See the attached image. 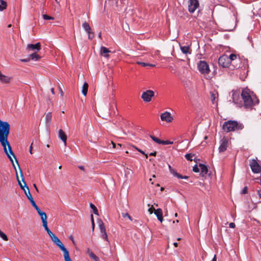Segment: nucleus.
<instances>
[{
    "label": "nucleus",
    "instance_id": "obj_1",
    "mask_svg": "<svg viewBox=\"0 0 261 261\" xmlns=\"http://www.w3.org/2000/svg\"><path fill=\"white\" fill-rule=\"evenodd\" d=\"M10 125L7 121H3L0 123V143L3 147H5V145H7L10 153L13 155L15 159L17 164L18 163L16 158L13 153L12 148L9 142L8 141V137L10 134Z\"/></svg>",
    "mask_w": 261,
    "mask_h": 261
},
{
    "label": "nucleus",
    "instance_id": "obj_2",
    "mask_svg": "<svg viewBox=\"0 0 261 261\" xmlns=\"http://www.w3.org/2000/svg\"><path fill=\"white\" fill-rule=\"evenodd\" d=\"M241 97L243 100L244 106L246 108H251L258 103V99L256 96L247 88L242 90Z\"/></svg>",
    "mask_w": 261,
    "mask_h": 261
},
{
    "label": "nucleus",
    "instance_id": "obj_3",
    "mask_svg": "<svg viewBox=\"0 0 261 261\" xmlns=\"http://www.w3.org/2000/svg\"><path fill=\"white\" fill-rule=\"evenodd\" d=\"M243 128V125L241 123H238L236 121H227L225 122L223 125V129L226 132H230L241 130Z\"/></svg>",
    "mask_w": 261,
    "mask_h": 261
},
{
    "label": "nucleus",
    "instance_id": "obj_4",
    "mask_svg": "<svg viewBox=\"0 0 261 261\" xmlns=\"http://www.w3.org/2000/svg\"><path fill=\"white\" fill-rule=\"evenodd\" d=\"M50 238L52 241L63 252L65 261H72L69 256L68 251L65 247L60 240L55 234Z\"/></svg>",
    "mask_w": 261,
    "mask_h": 261
},
{
    "label": "nucleus",
    "instance_id": "obj_5",
    "mask_svg": "<svg viewBox=\"0 0 261 261\" xmlns=\"http://www.w3.org/2000/svg\"><path fill=\"white\" fill-rule=\"evenodd\" d=\"M50 238L52 241L63 252L65 261H72L69 256L68 251L65 247L60 240L55 234Z\"/></svg>",
    "mask_w": 261,
    "mask_h": 261
},
{
    "label": "nucleus",
    "instance_id": "obj_6",
    "mask_svg": "<svg viewBox=\"0 0 261 261\" xmlns=\"http://www.w3.org/2000/svg\"><path fill=\"white\" fill-rule=\"evenodd\" d=\"M199 72L203 74H206L210 71L208 64L204 61H200L197 65Z\"/></svg>",
    "mask_w": 261,
    "mask_h": 261
},
{
    "label": "nucleus",
    "instance_id": "obj_7",
    "mask_svg": "<svg viewBox=\"0 0 261 261\" xmlns=\"http://www.w3.org/2000/svg\"><path fill=\"white\" fill-rule=\"evenodd\" d=\"M231 93L232 102L234 104L238 105V106L241 107L242 106V101L240 96V92L238 91H232Z\"/></svg>",
    "mask_w": 261,
    "mask_h": 261
},
{
    "label": "nucleus",
    "instance_id": "obj_8",
    "mask_svg": "<svg viewBox=\"0 0 261 261\" xmlns=\"http://www.w3.org/2000/svg\"><path fill=\"white\" fill-rule=\"evenodd\" d=\"M199 6V3L198 0H189L188 1V10L191 13H194Z\"/></svg>",
    "mask_w": 261,
    "mask_h": 261
},
{
    "label": "nucleus",
    "instance_id": "obj_9",
    "mask_svg": "<svg viewBox=\"0 0 261 261\" xmlns=\"http://www.w3.org/2000/svg\"><path fill=\"white\" fill-rule=\"evenodd\" d=\"M250 166L253 173H258L261 172V167L256 160H252L250 162Z\"/></svg>",
    "mask_w": 261,
    "mask_h": 261
},
{
    "label": "nucleus",
    "instance_id": "obj_10",
    "mask_svg": "<svg viewBox=\"0 0 261 261\" xmlns=\"http://www.w3.org/2000/svg\"><path fill=\"white\" fill-rule=\"evenodd\" d=\"M154 94L153 91L148 90L142 93L141 98L144 101L149 102L151 100L152 97L154 96Z\"/></svg>",
    "mask_w": 261,
    "mask_h": 261
},
{
    "label": "nucleus",
    "instance_id": "obj_11",
    "mask_svg": "<svg viewBox=\"0 0 261 261\" xmlns=\"http://www.w3.org/2000/svg\"><path fill=\"white\" fill-rule=\"evenodd\" d=\"M219 65L223 68L228 67L229 66V59L226 55L220 57L218 60Z\"/></svg>",
    "mask_w": 261,
    "mask_h": 261
},
{
    "label": "nucleus",
    "instance_id": "obj_12",
    "mask_svg": "<svg viewBox=\"0 0 261 261\" xmlns=\"http://www.w3.org/2000/svg\"><path fill=\"white\" fill-rule=\"evenodd\" d=\"M220 146L219 147V152H224L227 148L228 145V139L225 137L221 139L220 141Z\"/></svg>",
    "mask_w": 261,
    "mask_h": 261
},
{
    "label": "nucleus",
    "instance_id": "obj_13",
    "mask_svg": "<svg viewBox=\"0 0 261 261\" xmlns=\"http://www.w3.org/2000/svg\"><path fill=\"white\" fill-rule=\"evenodd\" d=\"M161 119L163 121L170 123L173 121V118L172 117L171 113L166 111L161 114Z\"/></svg>",
    "mask_w": 261,
    "mask_h": 261
},
{
    "label": "nucleus",
    "instance_id": "obj_14",
    "mask_svg": "<svg viewBox=\"0 0 261 261\" xmlns=\"http://www.w3.org/2000/svg\"><path fill=\"white\" fill-rule=\"evenodd\" d=\"M211 100L213 105H217V101L218 99V93L216 91H211L210 92Z\"/></svg>",
    "mask_w": 261,
    "mask_h": 261
},
{
    "label": "nucleus",
    "instance_id": "obj_15",
    "mask_svg": "<svg viewBox=\"0 0 261 261\" xmlns=\"http://www.w3.org/2000/svg\"><path fill=\"white\" fill-rule=\"evenodd\" d=\"M27 48L30 50H39L41 49V44L39 42L35 44H29L27 45Z\"/></svg>",
    "mask_w": 261,
    "mask_h": 261
},
{
    "label": "nucleus",
    "instance_id": "obj_16",
    "mask_svg": "<svg viewBox=\"0 0 261 261\" xmlns=\"http://www.w3.org/2000/svg\"><path fill=\"white\" fill-rule=\"evenodd\" d=\"M111 51L106 47L102 46L100 48V54L101 55L103 56L104 57L108 58L109 57V53H110Z\"/></svg>",
    "mask_w": 261,
    "mask_h": 261
},
{
    "label": "nucleus",
    "instance_id": "obj_17",
    "mask_svg": "<svg viewBox=\"0 0 261 261\" xmlns=\"http://www.w3.org/2000/svg\"><path fill=\"white\" fill-rule=\"evenodd\" d=\"M19 170H20V175H21V176L22 177V181H23L24 182V185L23 186L22 184L21 183L19 179V177L18 176V175H17V172H16V178H17V180L18 181V184L19 185V186L20 187L21 189H22L23 190H24L25 189V187L26 188L27 185H26V184L25 182L24 181V179L23 178V174H22V172L21 170V169L19 167Z\"/></svg>",
    "mask_w": 261,
    "mask_h": 261
},
{
    "label": "nucleus",
    "instance_id": "obj_18",
    "mask_svg": "<svg viewBox=\"0 0 261 261\" xmlns=\"http://www.w3.org/2000/svg\"><path fill=\"white\" fill-rule=\"evenodd\" d=\"M58 136L59 138L64 142V145H66L67 136L62 129H60L59 130Z\"/></svg>",
    "mask_w": 261,
    "mask_h": 261
},
{
    "label": "nucleus",
    "instance_id": "obj_19",
    "mask_svg": "<svg viewBox=\"0 0 261 261\" xmlns=\"http://www.w3.org/2000/svg\"><path fill=\"white\" fill-rule=\"evenodd\" d=\"M199 166L200 167V171H201L200 174L202 176L204 177L207 173V172H208L207 167L205 165H204L202 164H199Z\"/></svg>",
    "mask_w": 261,
    "mask_h": 261
},
{
    "label": "nucleus",
    "instance_id": "obj_20",
    "mask_svg": "<svg viewBox=\"0 0 261 261\" xmlns=\"http://www.w3.org/2000/svg\"><path fill=\"white\" fill-rule=\"evenodd\" d=\"M10 80H11L10 77H8L7 76L3 75L0 71V81L1 82H3L5 83H8L10 82Z\"/></svg>",
    "mask_w": 261,
    "mask_h": 261
},
{
    "label": "nucleus",
    "instance_id": "obj_21",
    "mask_svg": "<svg viewBox=\"0 0 261 261\" xmlns=\"http://www.w3.org/2000/svg\"><path fill=\"white\" fill-rule=\"evenodd\" d=\"M180 48L182 53L184 54H191L190 51V47L189 45H180Z\"/></svg>",
    "mask_w": 261,
    "mask_h": 261
},
{
    "label": "nucleus",
    "instance_id": "obj_22",
    "mask_svg": "<svg viewBox=\"0 0 261 261\" xmlns=\"http://www.w3.org/2000/svg\"><path fill=\"white\" fill-rule=\"evenodd\" d=\"M52 115L51 113H48L45 115V121L48 126H49L51 121Z\"/></svg>",
    "mask_w": 261,
    "mask_h": 261
},
{
    "label": "nucleus",
    "instance_id": "obj_23",
    "mask_svg": "<svg viewBox=\"0 0 261 261\" xmlns=\"http://www.w3.org/2000/svg\"><path fill=\"white\" fill-rule=\"evenodd\" d=\"M39 215L40 216L41 219L42 221V224H44V223H46L47 222V216L45 212H41L39 213Z\"/></svg>",
    "mask_w": 261,
    "mask_h": 261
},
{
    "label": "nucleus",
    "instance_id": "obj_24",
    "mask_svg": "<svg viewBox=\"0 0 261 261\" xmlns=\"http://www.w3.org/2000/svg\"><path fill=\"white\" fill-rule=\"evenodd\" d=\"M88 89V84L87 83H85L82 87V92L84 96H86Z\"/></svg>",
    "mask_w": 261,
    "mask_h": 261
},
{
    "label": "nucleus",
    "instance_id": "obj_25",
    "mask_svg": "<svg viewBox=\"0 0 261 261\" xmlns=\"http://www.w3.org/2000/svg\"><path fill=\"white\" fill-rule=\"evenodd\" d=\"M43 226L45 230L47 231V233L48 234V235L49 236V237L50 238L55 234L48 228V227L47 226V222L44 223V224H43Z\"/></svg>",
    "mask_w": 261,
    "mask_h": 261
},
{
    "label": "nucleus",
    "instance_id": "obj_26",
    "mask_svg": "<svg viewBox=\"0 0 261 261\" xmlns=\"http://www.w3.org/2000/svg\"><path fill=\"white\" fill-rule=\"evenodd\" d=\"M30 60L31 59L32 60L34 61H37L39 59H40V57L38 54H37L36 53H33L29 56Z\"/></svg>",
    "mask_w": 261,
    "mask_h": 261
},
{
    "label": "nucleus",
    "instance_id": "obj_27",
    "mask_svg": "<svg viewBox=\"0 0 261 261\" xmlns=\"http://www.w3.org/2000/svg\"><path fill=\"white\" fill-rule=\"evenodd\" d=\"M100 232L101 237L103 239L106 240L108 243H109V240H108V234L107 233L106 230H103V231H101Z\"/></svg>",
    "mask_w": 261,
    "mask_h": 261
},
{
    "label": "nucleus",
    "instance_id": "obj_28",
    "mask_svg": "<svg viewBox=\"0 0 261 261\" xmlns=\"http://www.w3.org/2000/svg\"><path fill=\"white\" fill-rule=\"evenodd\" d=\"M7 3L4 0H0V11H2L7 8Z\"/></svg>",
    "mask_w": 261,
    "mask_h": 261
},
{
    "label": "nucleus",
    "instance_id": "obj_29",
    "mask_svg": "<svg viewBox=\"0 0 261 261\" xmlns=\"http://www.w3.org/2000/svg\"><path fill=\"white\" fill-rule=\"evenodd\" d=\"M83 27L87 33L90 32V31H91L90 27L89 26V24L86 22H85L83 23Z\"/></svg>",
    "mask_w": 261,
    "mask_h": 261
},
{
    "label": "nucleus",
    "instance_id": "obj_30",
    "mask_svg": "<svg viewBox=\"0 0 261 261\" xmlns=\"http://www.w3.org/2000/svg\"><path fill=\"white\" fill-rule=\"evenodd\" d=\"M98 224L100 229V231L106 230L105 224L101 220L99 219L98 220Z\"/></svg>",
    "mask_w": 261,
    "mask_h": 261
},
{
    "label": "nucleus",
    "instance_id": "obj_31",
    "mask_svg": "<svg viewBox=\"0 0 261 261\" xmlns=\"http://www.w3.org/2000/svg\"><path fill=\"white\" fill-rule=\"evenodd\" d=\"M26 189L27 190V191L26 190V189H25L24 190H23L26 196L27 197V198H28L29 200H30V199H31V198H33L32 195H31V194L30 192V190L29 189V187H26Z\"/></svg>",
    "mask_w": 261,
    "mask_h": 261
},
{
    "label": "nucleus",
    "instance_id": "obj_32",
    "mask_svg": "<svg viewBox=\"0 0 261 261\" xmlns=\"http://www.w3.org/2000/svg\"><path fill=\"white\" fill-rule=\"evenodd\" d=\"M154 214L156 215V217H161L163 215L162 210L161 208H158L154 211Z\"/></svg>",
    "mask_w": 261,
    "mask_h": 261
},
{
    "label": "nucleus",
    "instance_id": "obj_33",
    "mask_svg": "<svg viewBox=\"0 0 261 261\" xmlns=\"http://www.w3.org/2000/svg\"><path fill=\"white\" fill-rule=\"evenodd\" d=\"M150 137L152 139V140L154 141L155 143L159 144H162V141L160 139H158V138L156 137H155L154 136H152V135H150Z\"/></svg>",
    "mask_w": 261,
    "mask_h": 261
},
{
    "label": "nucleus",
    "instance_id": "obj_34",
    "mask_svg": "<svg viewBox=\"0 0 261 261\" xmlns=\"http://www.w3.org/2000/svg\"><path fill=\"white\" fill-rule=\"evenodd\" d=\"M228 58L229 59V62L230 63V62L236 60L237 57L236 55L232 54L229 56H228Z\"/></svg>",
    "mask_w": 261,
    "mask_h": 261
},
{
    "label": "nucleus",
    "instance_id": "obj_35",
    "mask_svg": "<svg viewBox=\"0 0 261 261\" xmlns=\"http://www.w3.org/2000/svg\"><path fill=\"white\" fill-rule=\"evenodd\" d=\"M7 145H5V147H3V148H4V151L5 152V153L7 154L8 158L9 159L10 158H12L11 156V154L10 153L9 149H8V151L7 150ZM12 155H13L12 154Z\"/></svg>",
    "mask_w": 261,
    "mask_h": 261
},
{
    "label": "nucleus",
    "instance_id": "obj_36",
    "mask_svg": "<svg viewBox=\"0 0 261 261\" xmlns=\"http://www.w3.org/2000/svg\"><path fill=\"white\" fill-rule=\"evenodd\" d=\"M90 207L93 210L94 214L98 215V212L96 207L92 203L90 204Z\"/></svg>",
    "mask_w": 261,
    "mask_h": 261
},
{
    "label": "nucleus",
    "instance_id": "obj_37",
    "mask_svg": "<svg viewBox=\"0 0 261 261\" xmlns=\"http://www.w3.org/2000/svg\"><path fill=\"white\" fill-rule=\"evenodd\" d=\"M194 154L191 153H187L185 155L186 159L188 161H192L193 160V157L194 156Z\"/></svg>",
    "mask_w": 261,
    "mask_h": 261
},
{
    "label": "nucleus",
    "instance_id": "obj_38",
    "mask_svg": "<svg viewBox=\"0 0 261 261\" xmlns=\"http://www.w3.org/2000/svg\"><path fill=\"white\" fill-rule=\"evenodd\" d=\"M0 237H1L4 240L8 241V239L7 236L0 230Z\"/></svg>",
    "mask_w": 261,
    "mask_h": 261
},
{
    "label": "nucleus",
    "instance_id": "obj_39",
    "mask_svg": "<svg viewBox=\"0 0 261 261\" xmlns=\"http://www.w3.org/2000/svg\"><path fill=\"white\" fill-rule=\"evenodd\" d=\"M89 256L95 261H98L99 258L96 256L93 252H91Z\"/></svg>",
    "mask_w": 261,
    "mask_h": 261
},
{
    "label": "nucleus",
    "instance_id": "obj_40",
    "mask_svg": "<svg viewBox=\"0 0 261 261\" xmlns=\"http://www.w3.org/2000/svg\"><path fill=\"white\" fill-rule=\"evenodd\" d=\"M122 216L124 218H127L129 220H130V221H132V217L130 216V215L126 213H122Z\"/></svg>",
    "mask_w": 261,
    "mask_h": 261
},
{
    "label": "nucleus",
    "instance_id": "obj_41",
    "mask_svg": "<svg viewBox=\"0 0 261 261\" xmlns=\"http://www.w3.org/2000/svg\"><path fill=\"white\" fill-rule=\"evenodd\" d=\"M43 18L45 20H53L54 18L53 17L49 16L47 15H43Z\"/></svg>",
    "mask_w": 261,
    "mask_h": 261
},
{
    "label": "nucleus",
    "instance_id": "obj_42",
    "mask_svg": "<svg viewBox=\"0 0 261 261\" xmlns=\"http://www.w3.org/2000/svg\"><path fill=\"white\" fill-rule=\"evenodd\" d=\"M135 147V148L137 150H138L139 152H140V153H141L142 154L146 156V158H148V155H147V154H145V153L143 151H142V150H141V149H140L138 148L137 147Z\"/></svg>",
    "mask_w": 261,
    "mask_h": 261
},
{
    "label": "nucleus",
    "instance_id": "obj_43",
    "mask_svg": "<svg viewBox=\"0 0 261 261\" xmlns=\"http://www.w3.org/2000/svg\"><path fill=\"white\" fill-rule=\"evenodd\" d=\"M173 143V142H171L169 140H166V141H162V144L168 145V144H172Z\"/></svg>",
    "mask_w": 261,
    "mask_h": 261
},
{
    "label": "nucleus",
    "instance_id": "obj_44",
    "mask_svg": "<svg viewBox=\"0 0 261 261\" xmlns=\"http://www.w3.org/2000/svg\"><path fill=\"white\" fill-rule=\"evenodd\" d=\"M193 171L195 172H198L199 171V168L197 165H195L193 168Z\"/></svg>",
    "mask_w": 261,
    "mask_h": 261
},
{
    "label": "nucleus",
    "instance_id": "obj_45",
    "mask_svg": "<svg viewBox=\"0 0 261 261\" xmlns=\"http://www.w3.org/2000/svg\"><path fill=\"white\" fill-rule=\"evenodd\" d=\"M91 222H92V230H93L94 229V222L93 216L92 214L91 215Z\"/></svg>",
    "mask_w": 261,
    "mask_h": 261
},
{
    "label": "nucleus",
    "instance_id": "obj_46",
    "mask_svg": "<svg viewBox=\"0 0 261 261\" xmlns=\"http://www.w3.org/2000/svg\"><path fill=\"white\" fill-rule=\"evenodd\" d=\"M30 201L31 203V204L32 205V206L35 207L36 206H37V204H36L35 201L34 200L33 198H31V199H30Z\"/></svg>",
    "mask_w": 261,
    "mask_h": 261
},
{
    "label": "nucleus",
    "instance_id": "obj_47",
    "mask_svg": "<svg viewBox=\"0 0 261 261\" xmlns=\"http://www.w3.org/2000/svg\"><path fill=\"white\" fill-rule=\"evenodd\" d=\"M248 192V188L247 187H245L241 191V194H245Z\"/></svg>",
    "mask_w": 261,
    "mask_h": 261
},
{
    "label": "nucleus",
    "instance_id": "obj_48",
    "mask_svg": "<svg viewBox=\"0 0 261 261\" xmlns=\"http://www.w3.org/2000/svg\"><path fill=\"white\" fill-rule=\"evenodd\" d=\"M88 38L89 39H92L94 37V34L91 32V31H90V32L89 33H88Z\"/></svg>",
    "mask_w": 261,
    "mask_h": 261
},
{
    "label": "nucleus",
    "instance_id": "obj_49",
    "mask_svg": "<svg viewBox=\"0 0 261 261\" xmlns=\"http://www.w3.org/2000/svg\"><path fill=\"white\" fill-rule=\"evenodd\" d=\"M137 63L139 65H141V66H142L143 67L148 66V63H146L144 62H137Z\"/></svg>",
    "mask_w": 261,
    "mask_h": 261
},
{
    "label": "nucleus",
    "instance_id": "obj_50",
    "mask_svg": "<svg viewBox=\"0 0 261 261\" xmlns=\"http://www.w3.org/2000/svg\"><path fill=\"white\" fill-rule=\"evenodd\" d=\"M10 161H11L13 166V168H14L15 170V172H17V170H16V168L15 167V165L14 163V161H13V160L12 159V158H10L9 159Z\"/></svg>",
    "mask_w": 261,
    "mask_h": 261
},
{
    "label": "nucleus",
    "instance_id": "obj_51",
    "mask_svg": "<svg viewBox=\"0 0 261 261\" xmlns=\"http://www.w3.org/2000/svg\"><path fill=\"white\" fill-rule=\"evenodd\" d=\"M148 212L149 213V214H151L153 213V212L154 211H155V210H154V208H153V206L151 205V206L148 209Z\"/></svg>",
    "mask_w": 261,
    "mask_h": 261
},
{
    "label": "nucleus",
    "instance_id": "obj_52",
    "mask_svg": "<svg viewBox=\"0 0 261 261\" xmlns=\"http://www.w3.org/2000/svg\"><path fill=\"white\" fill-rule=\"evenodd\" d=\"M235 226L236 225H235V224L234 223L231 222V223H230L229 224V226L230 228H233L235 227Z\"/></svg>",
    "mask_w": 261,
    "mask_h": 261
},
{
    "label": "nucleus",
    "instance_id": "obj_53",
    "mask_svg": "<svg viewBox=\"0 0 261 261\" xmlns=\"http://www.w3.org/2000/svg\"><path fill=\"white\" fill-rule=\"evenodd\" d=\"M34 208L37 211L38 214L42 212L37 205Z\"/></svg>",
    "mask_w": 261,
    "mask_h": 261
},
{
    "label": "nucleus",
    "instance_id": "obj_54",
    "mask_svg": "<svg viewBox=\"0 0 261 261\" xmlns=\"http://www.w3.org/2000/svg\"><path fill=\"white\" fill-rule=\"evenodd\" d=\"M170 173H171L173 176H175L177 172L176 171H175L173 169L172 171H171L170 172Z\"/></svg>",
    "mask_w": 261,
    "mask_h": 261
},
{
    "label": "nucleus",
    "instance_id": "obj_55",
    "mask_svg": "<svg viewBox=\"0 0 261 261\" xmlns=\"http://www.w3.org/2000/svg\"><path fill=\"white\" fill-rule=\"evenodd\" d=\"M30 61V58L29 59H21L20 61L23 62H29Z\"/></svg>",
    "mask_w": 261,
    "mask_h": 261
},
{
    "label": "nucleus",
    "instance_id": "obj_56",
    "mask_svg": "<svg viewBox=\"0 0 261 261\" xmlns=\"http://www.w3.org/2000/svg\"><path fill=\"white\" fill-rule=\"evenodd\" d=\"M175 177H177L178 178L181 179L182 178V175L177 173Z\"/></svg>",
    "mask_w": 261,
    "mask_h": 261
},
{
    "label": "nucleus",
    "instance_id": "obj_57",
    "mask_svg": "<svg viewBox=\"0 0 261 261\" xmlns=\"http://www.w3.org/2000/svg\"><path fill=\"white\" fill-rule=\"evenodd\" d=\"M157 218H158V220L160 221L161 222H163V215L162 216H161V217H158Z\"/></svg>",
    "mask_w": 261,
    "mask_h": 261
},
{
    "label": "nucleus",
    "instance_id": "obj_58",
    "mask_svg": "<svg viewBox=\"0 0 261 261\" xmlns=\"http://www.w3.org/2000/svg\"><path fill=\"white\" fill-rule=\"evenodd\" d=\"M79 168L83 171H84L85 170V168L83 166H79Z\"/></svg>",
    "mask_w": 261,
    "mask_h": 261
},
{
    "label": "nucleus",
    "instance_id": "obj_59",
    "mask_svg": "<svg viewBox=\"0 0 261 261\" xmlns=\"http://www.w3.org/2000/svg\"><path fill=\"white\" fill-rule=\"evenodd\" d=\"M156 154V152L154 151V152L150 153L149 155H152V156H155Z\"/></svg>",
    "mask_w": 261,
    "mask_h": 261
},
{
    "label": "nucleus",
    "instance_id": "obj_60",
    "mask_svg": "<svg viewBox=\"0 0 261 261\" xmlns=\"http://www.w3.org/2000/svg\"><path fill=\"white\" fill-rule=\"evenodd\" d=\"M91 252H93L90 248H88L87 249V253H88L89 255H90Z\"/></svg>",
    "mask_w": 261,
    "mask_h": 261
},
{
    "label": "nucleus",
    "instance_id": "obj_61",
    "mask_svg": "<svg viewBox=\"0 0 261 261\" xmlns=\"http://www.w3.org/2000/svg\"><path fill=\"white\" fill-rule=\"evenodd\" d=\"M32 145H33V143L31 144V146H30V152L31 154H32Z\"/></svg>",
    "mask_w": 261,
    "mask_h": 261
},
{
    "label": "nucleus",
    "instance_id": "obj_62",
    "mask_svg": "<svg viewBox=\"0 0 261 261\" xmlns=\"http://www.w3.org/2000/svg\"><path fill=\"white\" fill-rule=\"evenodd\" d=\"M59 90H60V92L61 93V95L62 96H63V92L62 89L60 87H59Z\"/></svg>",
    "mask_w": 261,
    "mask_h": 261
},
{
    "label": "nucleus",
    "instance_id": "obj_63",
    "mask_svg": "<svg viewBox=\"0 0 261 261\" xmlns=\"http://www.w3.org/2000/svg\"><path fill=\"white\" fill-rule=\"evenodd\" d=\"M69 239H70V240H71L72 241V242H73V243H74L73 238V237H72V236H70L69 237Z\"/></svg>",
    "mask_w": 261,
    "mask_h": 261
},
{
    "label": "nucleus",
    "instance_id": "obj_64",
    "mask_svg": "<svg viewBox=\"0 0 261 261\" xmlns=\"http://www.w3.org/2000/svg\"><path fill=\"white\" fill-rule=\"evenodd\" d=\"M211 261H217V258L216 255H214L213 259Z\"/></svg>",
    "mask_w": 261,
    "mask_h": 261
}]
</instances>
